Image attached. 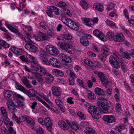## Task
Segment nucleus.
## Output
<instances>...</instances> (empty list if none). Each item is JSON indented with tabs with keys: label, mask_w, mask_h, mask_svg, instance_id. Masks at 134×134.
<instances>
[{
	"label": "nucleus",
	"mask_w": 134,
	"mask_h": 134,
	"mask_svg": "<svg viewBox=\"0 0 134 134\" xmlns=\"http://www.w3.org/2000/svg\"><path fill=\"white\" fill-rule=\"evenodd\" d=\"M50 9L52 12H54L56 15H59V9L56 7L54 6H51Z\"/></svg>",
	"instance_id": "nucleus-39"
},
{
	"label": "nucleus",
	"mask_w": 134,
	"mask_h": 134,
	"mask_svg": "<svg viewBox=\"0 0 134 134\" xmlns=\"http://www.w3.org/2000/svg\"><path fill=\"white\" fill-rule=\"evenodd\" d=\"M91 114L94 118L96 119H99L101 117L100 113H99V111L98 109L95 110Z\"/></svg>",
	"instance_id": "nucleus-26"
},
{
	"label": "nucleus",
	"mask_w": 134,
	"mask_h": 134,
	"mask_svg": "<svg viewBox=\"0 0 134 134\" xmlns=\"http://www.w3.org/2000/svg\"><path fill=\"white\" fill-rule=\"evenodd\" d=\"M115 130L119 132L125 129V125L122 124H119L115 126Z\"/></svg>",
	"instance_id": "nucleus-32"
},
{
	"label": "nucleus",
	"mask_w": 134,
	"mask_h": 134,
	"mask_svg": "<svg viewBox=\"0 0 134 134\" xmlns=\"http://www.w3.org/2000/svg\"><path fill=\"white\" fill-rule=\"evenodd\" d=\"M79 4L83 9L87 10L89 8L88 3L85 0L80 1L79 2Z\"/></svg>",
	"instance_id": "nucleus-24"
},
{
	"label": "nucleus",
	"mask_w": 134,
	"mask_h": 134,
	"mask_svg": "<svg viewBox=\"0 0 134 134\" xmlns=\"http://www.w3.org/2000/svg\"><path fill=\"white\" fill-rule=\"evenodd\" d=\"M102 65L101 63L99 62H97L96 64L95 65H93L92 68L94 70H96L98 68H100L102 66Z\"/></svg>",
	"instance_id": "nucleus-54"
},
{
	"label": "nucleus",
	"mask_w": 134,
	"mask_h": 134,
	"mask_svg": "<svg viewBox=\"0 0 134 134\" xmlns=\"http://www.w3.org/2000/svg\"><path fill=\"white\" fill-rule=\"evenodd\" d=\"M25 47L28 50L34 53L36 52L37 51V48L32 44H26L25 45Z\"/></svg>",
	"instance_id": "nucleus-13"
},
{
	"label": "nucleus",
	"mask_w": 134,
	"mask_h": 134,
	"mask_svg": "<svg viewBox=\"0 0 134 134\" xmlns=\"http://www.w3.org/2000/svg\"><path fill=\"white\" fill-rule=\"evenodd\" d=\"M105 22L111 28L115 29L117 27L116 24L113 21L107 19L106 20Z\"/></svg>",
	"instance_id": "nucleus-27"
},
{
	"label": "nucleus",
	"mask_w": 134,
	"mask_h": 134,
	"mask_svg": "<svg viewBox=\"0 0 134 134\" xmlns=\"http://www.w3.org/2000/svg\"><path fill=\"white\" fill-rule=\"evenodd\" d=\"M83 20L86 25L91 27H92L93 26V25L91 24V22L90 19L85 18L83 19Z\"/></svg>",
	"instance_id": "nucleus-44"
},
{
	"label": "nucleus",
	"mask_w": 134,
	"mask_h": 134,
	"mask_svg": "<svg viewBox=\"0 0 134 134\" xmlns=\"http://www.w3.org/2000/svg\"><path fill=\"white\" fill-rule=\"evenodd\" d=\"M93 35L103 41H105V35L100 31L97 29L94 30L93 32Z\"/></svg>",
	"instance_id": "nucleus-10"
},
{
	"label": "nucleus",
	"mask_w": 134,
	"mask_h": 134,
	"mask_svg": "<svg viewBox=\"0 0 134 134\" xmlns=\"http://www.w3.org/2000/svg\"><path fill=\"white\" fill-rule=\"evenodd\" d=\"M3 93L5 99L8 100L12 99L14 96L15 92L10 90H5L4 91Z\"/></svg>",
	"instance_id": "nucleus-7"
},
{
	"label": "nucleus",
	"mask_w": 134,
	"mask_h": 134,
	"mask_svg": "<svg viewBox=\"0 0 134 134\" xmlns=\"http://www.w3.org/2000/svg\"><path fill=\"white\" fill-rule=\"evenodd\" d=\"M23 82L25 86L28 88H30L31 87V86L28 80L26 78L23 79Z\"/></svg>",
	"instance_id": "nucleus-47"
},
{
	"label": "nucleus",
	"mask_w": 134,
	"mask_h": 134,
	"mask_svg": "<svg viewBox=\"0 0 134 134\" xmlns=\"http://www.w3.org/2000/svg\"><path fill=\"white\" fill-rule=\"evenodd\" d=\"M66 73L71 77V78L74 79L76 78V75L70 70H67L66 71Z\"/></svg>",
	"instance_id": "nucleus-41"
},
{
	"label": "nucleus",
	"mask_w": 134,
	"mask_h": 134,
	"mask_svg": "<svg viewBox=\"0 0 134 134\" xmlns=\"http://www.w3.org/2000/svg\"><path fill=\"white\" fill-rule=\"evenodd\" d=\"M66 122L70 127H72V128L75 130H77L79 128L76 122H72L68 120H66Z\"/></svg>",
	"instance_id": "nucleus-23"
},
{
	"label": "nucleus",
	"mask_w": 134,
	"mask_h": 134,
	"mask_svg": "<svg viewBox=\"0 0 134 134\" xmlns=\"http://www.w3.org/2000/svg\"><path fill=\"white\" fill-rule=\"evenodd\" d=\"M61 16L62 17L61 19V21L67 25V24L69 20H70V19H68L66 18L65 16V14H61Z\"/></svg>",
	"instance_id": "nucleus-45"
},
{
	"label": "nucleus",
	"mask_w": 134,
	"mask_h": 134,
	"mask_svg": "<svg viewBox=\"0 0 134 134\" xmlns=\"http://www.w3.org/2000/svg\"><path fill=\"white\" fill-rule=\"evenodd\" d=\"M35 91L31 89H30L28 91H27L25 88L24 90L23 93L26 94L29 97H33L34 93Z\"/></svg>",
	"instance_id": "nucleus-34"
},
{
	"label": "nucleus",
	"mask_w": 134,
	"mask_h": 134,
	"mask_svg": "<svg viewBox=\"0 0 134 134\" xmlns=\"http://www.w3.org/2000/svg\"><path fill=\"white\" fill-rule=\"evenodd\" d=\"M98 101L97 105L100 109V110L104 113H107L110 107L108 101L105 99L100 98Z\"/></svg>",
	"instance_id": "nucleus-1"
},
{
	"label": "nucleus",
	"mask_w": 134,
	"mask_h": 134,
	"mask_svg": "<svg viewBox=\"0 0 134 134\" xmlns=\"http://www.w3.org/2000/svg\"><path fill=\"white\" fill-rule=\"evenodd\" d=\"M36 68L37 72L36 74H39L41 75H44L47 74L45 69L40 66H38L36 67Z\"/></svg>",
	"instance_id": "nucleus-22"
},
{
	"label": "nucleus",
	"mask_w": 134,
	"mask_h": 134,
	"mask_svg": "<svg viewBox=\"0 0 134 134\" xmlns=\"http://www.w3.org/2000/svg\"><path fill=\"white\" fill-rule=\"evenodd\" d=\"M122 54L123 57L128 60L131 59V55L130 54V53L129 54L126 51L123 53Z\"/></svg>",
	"instance_id": "nucleus-57"
},
{
	"label": "nucleus",
	"mask_w": 134,
	"mask_h": 134,
	"mask_svg": "<svg viewBox=\"0 0 134 134\" xmlns=\"http://www.w3.org/2000/svg\"><path fill=\"white\" fill-rule=\"evenodd\" d=\"M7 100V104L9 109L11 113H13L14 112V110L15 108V104L13 101L10 100Z\"/></svg>",
	"instance_id": "nucleus-17"
},
{
	"label": "nucleus",
	"mask_w": 134,
	"mask_h": 134,
	"mask_svg": "<svg viewBox=\"0 0 134 134\" xmlns=\"http://www.w3.org/2000/svg\"><path fill=\"white\" fill-rule=\"evenodd\" d=\"M65 96L63 94L57 96L55 99V102L57 105L60 106L63 104L64 101Z\"/></svg>",
	"instance_id": "nucleus-12"
},
{
	"label": "nucleus",
	"mask_w": 134,
	"mask_h": 134,
	"mask_svg": "<svg viewBox=\"0 0 134 134\" xmlns=\"http://www.w3.org/2000/svg\"><path fill=\"white\" fill-rule=\"evenodd\" d=\"M121 106L120 104L119 103H116L115 105V109L117 111L119 112L121 110Z\"/></svg>",
	"instance_id": "nucleus-64"
},
{
	"label": "nucleus",
	"mask_w": 134,
	"mask_h": 134,
	"mask_svg": "<svg viewBox=\"0 0 134 134\" xmlns=\"http://www.w3.org/2000/svg\"><path fill=\"white\" fill-rule=\"evenodd\" d=\"M16 87L17 89L23 92L24 90L25 89V88L19 83H16Z\"/></svg>",
	"instance_id": "nucleus-56"
},
{
	"label": "nucleus",
	"mask_w": 134,
	"mask_h": 134,
	"mask_svg": "<svg viewBox=\"0 0 134 134\" xmlns=\"http://www.w3.org/2000/svg\"><path fill=\"white\" fill-rule=\"evenodd\" d=\"M115 34V32L109 31L107 33V36L111 40L114 41Z\"/></svg>",
	"instance_id": "nucleus-38"
},
{
	"label": "nucleus",
	"mask_w": 134,
	"mask_h": 134,
	"mask_svg": "<svg viewBox=\"0 0 134 134\" xmlns=\"http://www.w3.org/2000/svg\"><path fill=\"white\" fill-rule=\"evenodd\" d=\"M60 57L63 63L64 64L69 63L71 62V60L69 57L66 55L64 53L60 55Z\"/></svg>",
	"instance_id": "nucleus-14"
},
{
	"label": "nucleus",
	"mask_w": 134,
	"mask_h": 134,
	"mask_svg": "<svg viewBox=\"0 0 134 134\" xmlns=\"http://www.w3.org/2000/svg\"><path fill=\"white\" fill-rule=\"evenodd\" d=\"M81 43L83 45L87 46L89 45V42L87 39L86 38L82 37L80 39Z\"/></svg>",
	"instance_id": "nucleus-37"
},
{
	"label": "nucleus",
	"mask_w": 134,
	"mask_h": 134,
	"mask_svg": "<svg viewBox=\"0 0 134 134\" xmlns=\"http://www.w3.org/2000/svg\"><path fill=\"white\" fill-rule=\"evenodd\" d=\"M12 119L15 120L18 124H20L21 122L25 121V116H21L19 117H17L15 115L13 114L12 116Z\"/></svg>",
	"instance_id": "nucleus-19"
},
{
	"label": "nucleus",
	"mask_w": 134,
	"mask_h": 134,
	"mask_svg": "<svg viewBox=\"0 0 134 134\" xmlns=\"http://www.w3.org/2000/svg\"><path fill=\"white\" fill-rule=\"evenodd\" d=\"M72 38L71 35L69 34H64L61 40L65 42H67L69 40Z\"/></svg>",
	"instance_id": "nucleus-35"
},
{
	"label": "nucleus",
	"mask_w": 134,
	"mask_h": 134,
	"mask_svg": "<svg viewBox=\"0 0 134 134\" xmlns=\"http://www.w3.org/2000/svg\"><path fill=\"white\" fill-rule=\"evenodd\" d=\"M84 132L86 134H96L95 130L91 127H87L85 129Z\"/></svg>",
	"instance_id": "nucleus-29"
},
{
	"label": "nucleus",
	"mask_w": 134,
	"mask_h": 134,
	"mask_svg": "<svg viewBox=\"0 0 134 134\" xmlns=\"http://www.w3.org/2000/svg\"><path fill=\"white\" fill-rule=\"evenodd\" d=\"M42 76L39 74H36L35 75V77L36 80L39 82L42 83L43 80V78Z\"/></svg>",
	"instance_id": "nucleus-42"
},
{
	"label": "nucleus",
	"mask_w": 134,
	"mask_h": 134,
	"mask_svg": "<svg viewBox=\"0 0 134 134\" xmlns=\"http://www.w3.org/2000/svg\"><path fill=\"white\" fill-rule=\"evenodd\" d=\"M87 91L88 94L87 96L89 99L92 100L95 99L96 97L94 93L89 90H87Z\"/></svg>",
	"instance_id": "nucleus-33"
},
{
	"label": "nucleus",
	"mask_w": 134,
	"mask_h": 134,
	"mask_svg": "<svg viewBox=\"0 0 134 134\" xmlns=\"http://www.w3.org/2000/svg\"><path fill=\"white\" fill-rule=\"evenodd\" d=\"M98 109L94 106H90L88 107V111L89 113L92 114L93 112L95 110H97Z\"/></svg>",
	"instance_id": "nucleus-49"
},
{
	"label": "nucleus",
	"mask_w": 134,
	"mask_h": 134,
	"mask_svg": "<svg viewBox=\"0 0 134 134\" xmlns=\"http://www.w3.org/2000/svg\"><path fill=\"white\" fill-rule=\"evenodd\" d=\"M45 79L46 82L50 83L53 81V77L49 73H47L46 75Z\"/></svg>",
	"instance_id": "nucleus-30"
},
{
	"label": "nucleus",
	"mask_w": 134,
	"mask_h": 134,
	"mask_svg": "<svg viewBox=\"0 0 134 134\" xmlns=\"http://www.w3.org/2000/svg\"><path fill=\"white\" fill-rule=\"evenodd\" d=\"M51 65L54 67L58 68L60 66V62L56 58H51L49 60Z\"/></svg>",
	"instance_id": "nucleus-18"
},
{
	"label": "nucleus",
	"mask_w": 134,
	"mask_h": 134,
	"mask_svg": "<svg viewBox=\"0 0 134 134\" xmlns=\"http://www.w3.org/2000/svg\"><path fill=\"white\" fill-rule=\"evenodd\" d=\"M40 24L41 27L44 29H46L47 28L46 23L44 21H41L40 22Z\"/></svg>",
	"instance_id": "nucleus-62"
},
{
	"label": "nucleus",
	"mask_w": 134,
	"mask_h": 134,
	"mask_svg": "<svg viewBox=\"0 0 134 134\" xmlns=\"http://www.w3.org/2000/svg\"><path fill=\"white\" fill-rule=\"evenodd\" d=\"M101 82L105 86H107V84L109 83V82L107 78L104 75L103 76L102 79L100 80Z\"/></svg>",
	"instance_id": "nucleus-52"
},
{
	"label": "nucleus",
	"mask_w": 134,
	"mask_h": 134,
	"mask_svg": "<svg viewBox=\"0 0 134 134\" xmlns=\"http://www.w3.org/2000/svg\"><path fill=\"white\" fill-rule=\"evenodd\" d=\"M7 27L12 32L15 33L17 35L21 38L23 36V35L21 34L20 32L18 31V28L17 27H16L15 28L13 27L11 25L7 24Z\"/></svg>",
	"instance_id": "nucleus-11"
},
{
	"label": "nucleus",
	"mask_w": 134,
	"mask_h": 134,
	"mask_svg": "<svg viewBox=\"0 0 134 134\" xmlns=\"http://www.w3.org/2000/svg\"><path fill=\"white\" fill-rule=\"evenodd\" d=\"M93 8L98 10L99 12H102L104 9V8L103 5L99 3H96L94 4L93 6Z\"/></svg>",
	"instance_id": "nucleus-20"
},
{
	"label": "nucleus",
	"mask_w": 134,
	"mask_h": 134,
	"mask_svg": "<svg viewBox=\"0 0 134 134\" xmlns=\"http://www.w3.org/2000/svg\"><path fill=\"white\" fill-rule=\"evenodd\" d=\"M102 53L105 55V57H107L109 55V50L106 46H104L101 48Z\"/></svg>",
	"instance_id": "nucleus-28"
},
{
	"label": "nucleus",
	"mask_w": 134,
	"mask_h": 134,
	"mask_svg": "<svg viewBox=\"0 0 134 134\" xmlns=\"http://www.w3.org/2000/svg\"><path fill=\"white\" fill-rule=\"evenodd\" d=\"M109 61L111 65L114 68L118 69L120 66L119 63L118 62L116 58H115L113 55L110 56L109 59Z\"/></svg>",
	"instance_id": "nucleus-8"
},
{
	"label": "nucleus",
	"mask_w": 134,
	"mask_h": 134,
	"mask_svg": "<svg viewBox=\"0 0 134 134\" xmlns=\"http://www.w3.org/2000/svg\"><path fill=\"white\" fill-rule=\"evenodd\" d=\"M125 37L121 32H115L114 41L116 42H122L125 41Z\"/></svg>",
	"instance_id": "nucleus-4"
},
{
	"label": "nucleus",
	"mask_w": 134,
	"mask_h": 134,
	"mask_svg": "<svg viewBox=\"0 0 134 134\" xmlns=\"http://www.w3.org/2000/svg\"><path fill=\"white\" fill-rule=\"evenodd\" d=\"M84 63L86 65L90 66H91L93 67L94 65L92 61L88 59H85L84 60Z\"/></svg>",
	"instance_id": "nucleus-51"
},
{
	"label": "nucleus",
	"mask_w": 134,
	"mask_h": 134,
	"mask_svg": "<svg viewBox=\"0 0 134 134\" xmlns=\"http://www.w3.org/2000/svg\"><path fill=\"white\" fill-rule=\"evenodd\" d=\"M0 44L3 47L5 48H9L10 46L9 44L3 40H0Z\"/></svg>",
	"instance_id": "nucleus-46"
},
{
	"label": "nucleus",
	"mask_w": 134,
	"mask_h": 134,
	"mask_svg": "<svg viewBox=\"0 0 134 134\" xmlns=\"http://www.w3.org/2000/svg\"><path fill=\"white\" fill-rule=\"evenodd\" d=\"M45 48L47 52L51 55H56L58 54V50L52 45H47Z\"/></svg>",
	"instance_id": "nucleus-3"
},
{
	"label": "nucleus",
	"mask_w": 134,
	"mask_h": 134,
	"mask_svg": "<svg viewBox=\"0 0 134 134\" xmlns=\"http://www.w3.org/2000/svg\"><path fill=\"white\" fill-rule=\"evenodd\" d=\"M0 110L1 111L3 116H7L8 115L6 111V109L5 107H2L0 108Z\"/></svg>",
	"instance_id": "nucleus-55"
},
{
	"label": "nucleus",
	"mask_w": 134,
	"mask_h": 134,
	"mask_svg": "<svg viewBox=\"0 0 134 134\" xmlns=\"http://www.w3.org/2000/svg\"><path fill=\"white\" fill-rule=\"evenodd\" d=\"M34 93V94L33 97L35 96V98L42 104H43L45 102L43 100L42 98L40 97H41V96L40 95L42 94V93H39L35 91V92Z\"/></svg>",
	"instance_id": "nucleus-31"
},
{
	"label": "nucleus",
	"mask_w": 134,
	"mask_h": 134,
	"mask_svg": "<svg viewBox=\"0 0 134 134\" xmlns=\"http://www.w3.org/2000/svg\"><path fill=\"white\" fill-rule=\"evenodd\" d=\"M68 23L67 24L68 26L70 28L75 30H77L79 29V27L74 21L70 19L69 20Z\"/></svg>",
	"instance_id": "nucleus-15"
},
{
	"label": "nucleus",
	"mask_w": 134,
	"mask_h": 134,
	"mask_svg": "<svg viewBox=\"0 0 134 134\" xmlns=\"http://www.w3.org/2000/svg\"><path fill=\"white\" fill-rule=\"evenodd\" d=\"M107 57H105V55L102 54H99L98 55V57L99 60L102 62H104L105 61V58Z\"/></svg>",
	"instance_id": "nucleus-59"
},
{
	"label": "nucleus",
	"mask_w": 134,
	"mask_h": 134,
	"mask_svg": "<svg viewBox=\"0 0 134 134\" xmlns=\"http://www.w3.org/2000/svg\"><path fill=\"white\" fill-rule=\"evenodd\" d=\"M25 121L29 124L34 126L35 125V122L33 119L30 117L26 115L25 116Z\"/></svg>",
	"instance_id": "nucleus-25"
},
{
	"label": "nucleus",
	"mask_w": 134,
	"mask_h": 134,
	"mask_svg": "<svg viewBox=\"0 0 134 134\" xmlns=\"http://www.w3.org/2000/svg\"><path fill=\"white\" fill-rule=\"evenodd\" d=\"M94 74H97L100 80L101 79H102V78H103V76H104V75L102 72H99L97 71H94Z\"/></svg>",
	"instance_id": "nucleus-60"
},
{
	"label": "nucleus",
	"mask_w": 134,
	"mask_h": 134,
	"mask_svg": "<svg viewBox=\"0 0 134 134\" xmlns=\"http://www.w3.org/2000/svg\"><path fill=\"white\" fill-rule=\"evenodd\" d=\"M51 90L53 95L57 96L61 94V91L59 87L53 86L52 87Z\"/></svg>",
	"instance_id": "nucleus-16"
},
{
	"label": "nucleus",
	"mask_w": 134,
	"mask_h": 134,
	"mask_svg": "<svg viewBox=\"0 0 134 134\" xmlns=\"http://www.w3.org/2000/svg\"><path fill=\"white\" fill-rule=\"evenodd\" d=\"M94 91L95 93L96 94L99 95H103L104 94V92L103 90L99 88H96L94 89Z\"/></svg>",
	"instance_id": "nucleus-36"
},
{
	"label": "nucleus",
	"mask_w": 134,
	"mask_h": 134,
	"mask_svg": "<svg viewBox=\"0 0 134 134\" xmlns=\"http://www.w3.org/2000/svg\"><path fill=\"white\" fill-rule=\"evenodd\" d=\"M57 45L58 47L64 50L67 52L70 53H71L72 49L69 45L59 42L57 43Z\"/></svg>",
	"instance_id": "nucleus-5"
},
{
	"label": "nucleus",
	"mask_w": 134,
	"mask_h": 134,
	"mask_svg": "<svg viewBox=\"0 0 134 134\" xmlns=\"http://www.w3.org/2000/svg\"><path fill=\"white\" fill-rule=\"evenodd\" d=\"M58 5L61 8L65 7L67 6V4L65 2L60 1L59 2Z\"/></svg>",
	"instance_id": "nucleus-63"
},
{
	"label": "nucleus",
	"mask_w": 134,
	"mask_h": 134,
	"mask_svg": "<svg viewBox=\"0 0 134 134\" xmlns=\"http://www.w3.org/2000/svg\"><path fill=\"white\" fill-rule=\"evenodd\" d=\"M25 36L23 38L24 40L25 41V42L27 43V44H32L33 43L32 41L29 38V36Z\"/></svg>",
	"instance_id": "nucleus-58"
},
{
	"label": "nucleus",
	"mask_w": 134,
	"mask_h": 134,
	"mask_svg": "<svg viewBox=\"0 0 134 134\" xmlns=\"http://www.w3.org/2000/svg\"><path fill=\"white\" fill-rule=\"evenodd\" d=\"M40 57L41 58H45L47 55V53L45 51L41 49L40 52Z\"/></svg>",
	"instance_id": "nucleus-50"
},
{
	"label": "nucleus",
	"mask_w": 134,
	"mask_h": 134,
	"mask_svg": "<svg viewBox=\"0 0 134 134\" xmlns=\"http://www.w3.org/2000/svg\"><path fill=\"white\" fill-rule=\"evenodd\" d=\"M39 35L43 40L47 41L50 39L49 36L41 32H40Z\"/></svg>",
	"instance_id": "nucleus-40"
},
{
	"label": "nucleus",
	"mask_w": 134,
	"mask_h": 134,
	"mask_svg": "<svg viewBox=\"0 0 134 134\" xmlns=\"http://www.w3.org/2000/svg\"><path fill=\"white\" fill-rule=\"evenodd\" d=\"M52 125L50 118L48 117H46L44 120L43 125L46 126L48 130L51 132L52 130Z\"/></svg>",
	"instance_id": "nucleus-6"
},
{
	"label": "nucleus",
	"mask_w": 134,
	"mask_h": 134,
	"mask_svg": "<svg viewBox=\"0 0 134 134\" xmlns=\"http://www.w3.org/2000/svg\"><path fill=\"white\" fill-rule=\"evenodd\" d=\"M15 54L19 55H20L23 54L24 53V50L21 48H16V51H15Z\"/></svg>",
	"instance_id": "nucleus-53"
},
{
	"label": "nucleus",
	"mask_w": 134,
	"mask_h": 134,
	"mask_svg": "<svg viewBox=\"0 0 134 134\" xmlns=\"http://www.w3.org/2000/svg\"><path fill=\"white\" fill-rule=\"evenodd\" d=\"M19 58L23 62L27 63L30 60L31 62L36 64L38 62L36 58L29 54H27L26 56L25 55H22L19 57Z\"/></svg>",
	"instance_id": "nucleus-2"
},
{
	"label": "nucleus",
	"mask_w": 134,
	"mask_h": 134,
	"mask_svg": "<svg viewBox=\"0 0 134 134\" xmlns=\"http://www.w3.org/2000/svg\"><path fill=\"white\" fill-rule=\"evenodd\" d=\"M52 72L55 75H58L60 76L64 75L62 71L57 69L53 70Z\"/></svg>",
	"instance_id": "nucleus-43"
},
{
	"label": "nucleus",
	"mask_w": 134,
	"mask_h": 134,
	"mask_svg": "<svg viewBox=\"0 0 134 134\" xmlns=\"http://www.w3.org/2000/svg\"><path fill=\"white\" fill-rule=\"evenodd\" d=\"M62 11L64 12V14H66L67 16H71L72 15V13L70 12L69 9L67 8H63Z\"/></svg>",
	"instance_id": "nucleus-48"
},
{
	"label": "nucleus",
	"mask_w": 134,
	"mask_h": 134,
	"mask_svg": "<svg viewBox=\"0 0 134 134\" xmlns=\"http://www.w3.org/2000/svg\"><path fill=\"white\" fill-rule=\"evenodd\" d=\"M77 114L78 115L81 119L85 120L86 118L85 115L80 111H78Z\"/></svg>",
	"instance_id": "nucleus-61"
},
{
	"label": "nucleus",
	"mask_w": 134,
	"mask_h": 134,
	"mask_svg": "<svg viewBox=\"0 0 134 134\" xmlns=\"http://www.w3.org/2000/svg\"><path fill=\"white\" fill-rule=\"evenodd\" d=\"M21 26L24 29V34L26 36H29V33L30 32L32 31V28L31 26H26L23 24L21 25Z\"/></svg>",
	"instance_id": "nucleus-21"
},
{
	"label": "nucleus",
	"mask_w": 134,
	"mask_h": 134,
	"mask_svg": "<svg viewBox=\"0 0 134 134\" xmlns=\"http://www.w3.org/2000/svg\"><path fill=\"white\" fill-rule=\"evenodd\" d=\"M104 121L107 123H111L115 121V118L113 115H107L103 116Z\"/></svg>",
	"instance_id": "nucleus-9"
}]
</instances>
